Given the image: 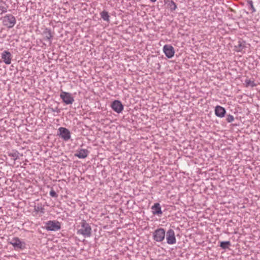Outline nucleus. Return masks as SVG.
Returning a JSON list of instances; mask_svg holds the SVG:
<instances>
[{
    "label": "nucleus",
    "mask_w": 260,
    "mask_h": 260,
    "mask_svg": "<svg viewBox=\"0 0 260 260\" xmlns=\"http://www.w3.org/2000/svg\"><path fill=\"white\" fill-rule=\"evenodd\" d=\"M9 243L12 245L15 249H24L25 243L20 241L18 237L13 238L11 241H9Z\"/></svg>",
    "instance_id": "nucleus-1"
},
{
    "label": "nucleus",
    "mask_w": 260,
    "mask_h": 260,
    "mask_svg": "<svg viewBox=\"0 0 260 260\" xmlns=\"http://www.w3.org/2000/svg\"><path fill=\"white\" fill-rule=\"evenodd\" d=\"M165 237V231L164 229H158L155 230L153 234V237L155 241L161 242Z\"/></svg>",
    "instance_id": "nucleus-2"
},
{
    "label": "nucleus",
    "mask_w": 260,
    "mask_h": 260,
    "mask_svg": "<svg viewBox=\"0 0 260 260\" xmlns=\"http://www.w3.org/2000/svg\"><path fill=\"white\" fill-rule=\"evenodd\" d=\"M60 224L58 221H48L46 223V229L48 231H56L60 229Z\"/></svg>",
    "instance_id": "nucleus-3"
},
{
    "label": "nucleus",
    "mask_w": 260,
    "mask_h": 260,
    "mask_svg": "<svg viewBox=\"0 0 260 260\" xmlns=\"http://www.w3.org/2000/svg\"><path fill=\"white\" fill-rule=\"evenodd\" d=\"M60 96L63 102L67 105L72 104L74 102L73 98L71 96V94L68 92L62 91Z\"/></svg>",
    "instance_id": "nucleus-4"
},
{
    "label": "nucleus",
    "mask_w": 260,
    "mask_h": 260,
    "mask_svg": "<svg viewBox=\"0 0 260 260\" xmlns=\"http://www.w3.org/2000/svg\"><path fill=\"white\" fill-rule=\"evenodd\" d=\"M59 137L64 141H68L70 139L71 135L70 131L65 127H59L58 129Z\"/></svg>",
    "instance_id": "nucleus-5"
},
{
    "label": "nucleus",
    "mask_w": 260,
    "mask_h": 260,
    "mask_svg": "<svg viewBox=\"0 0 260 260\" xmlns=\"http://www.w3.org/2000/svg\"><path fill=\"white\" fill-rule=\"evenodd\" d=\"M163 51L166 56L171 58L174 56L175 51L174 48L170 45H166L163 47Z\"/></svg>",
    "instance_id": "nucleus-6"
},
{
    "label": "nucleus",
    "mask_w": 260,
    "mask_h": 260,
    "mask_svg": "<svg viewBox=\"0 0 260 260\" xmlns=\"http://www.w3.org/2000/svg\"><path fill=\"white\" fill-rule=\"evenodd\" d=\"M166 239L167 243L169 244L172 245L176 243V239L175 238L174 231L173 230L170 229L167 232Z\"/></svg>",
    "instance_id": "nucleus-7"
},
{
    "label": "nucleus",
    "mask_w": 260,
    "mask_h": 260,
    "mask_svg": "<svg viewBox=\"0 0 260 260\" xmlns=\"http://www.w3.org/2000/svg\"><path fill=\"white\" fill-rule=\"evenodd\" d=\"M112 109L116 112L119 113L122 112L123 109V106L119 101L115 100L111 105Z\"/></svg>",
    "instance_id": "nucleus-8"
},
{
    "label": "nucleus",
    "mask_w": 260,
    "mask_h": 260,
    "mask_svg": "<svg viewBox=\"0 0 260 260\" xmlns=\"http://www.w3.org/2000/svg\"><path fill=\"white\" fill-rule=\"evenodd\" d=\"M3 24L8 28H11L16 23L15 17H3Z\"/></svg>",
    "instance_id": "nucleus-9"
},
{
    "label": "nucleus",
    "mask_w": 260,
    "mask_h": 260,
    "mask_svg": "<svg viewBox=\"0 0 260 260\" xmlns=\"http://www.w3.org/2000/svg\"><path fill=\"white\" fill-rule=\"evenodd\" d=\"M2 58L6 64H10L11 62L12 54L9 51L5 50L2 54Z\"/></svg>",
    "instance_id": "nucleus-10"
},
{
    "label": "nucleus",
    "mask_w": 260,
    "mask_h": 260,
    "mask_svg": "<svg viewBox=\"0 0 260 260\" xmlns=\"http://www.w3.org/2000/svg\"><path fill=\"white\" fill-rule=\"evenodd\" d=\"M43 35L44 40L48 42L50 44L51 43V39L53 37V35L50 29L47 28H45L43 32Z\"/></svg>",
    "instance_id": "nucleus-11"
},
{
    "label": "nucleus",
    "mask_w": 260,
    "mask_h": 260,
    "mask_svg": "<svg viewBox=\"0 0 260 260\" xmlns=\"http://www.w3.org/2000/svg\"><path fill=\"white\" fill-rule=\"evenodd\" d=\"M225 109L220 106H217L215 107V114L219 117H223L225 115Z\"/></svg>",
    "instance_id": "nucleus-12"
},
{
    "label": "nucleus",
    "mask_w": 260,
    "mask_h": 260,
    "mask_svg": "<svg viewBox=\"0 0 260 260\" xmlns=\"http://www.w3.org/2000/svg\"><path fill=\"white\" fill-rule=\"evenodd\" d=\"M90 234L91 228L90 226L88 224L82 222V235L89 236Z\"/></svg>",
    "instance_id": "nucleus-13"
},
{
    "label": "nucleus",
    "mask_w": 260,
    "mask_h": 260,
    "mask_svg": "<svg viewBox=\"0 0 260 260\" xmlns=\"http://www.w3.org/2000/svg\"><path fill=\"white\" fill-rule=\"evenodd\" d=\"M152 213L154 215H160L162 214L161 207L159 203H155L152 207Z\"/></svg>",
    "instance_id": "nucleus-14"
},
{
    "label": "nucleus",
    "mask_w": 260,
    "mask_h": 260,
    "mask_svg": "<svg viewBox=\"0 0 260 260\" xmlns=\"http://www.w3.org/2000/svg\"><path fill=\"white\" fill-rule=\"evenodd\" d=\"M245 43L243 41H239L238 44L235 46V50L237 52L244 51L245 48Z\"/></svg>",
    "instance_id": "nucleus-15"
},
{
    "label": "nucleus",
    "mask_w": 260,
    "mask_h": 260,
    "mask_svg": "<svg viewBox=\"0 0 260 260\" xmlns=\"http://www.w3.org/2000/svg\"><path fill=\"white\" fill-rule=\"evenodd\" d=\"M165 4L171 10H175L177 7L176 5L173 1L165 0Z\"/></svg>",
    "instance_id": "nucleus-16"
},
{
    "label": "nucleus",
    "mask_w": 260,
    "mask_h": 260,
    "mask_svg": "<svg viewBox=\"0 0 260 260\" xmlns=\"http://www.w3.org/2000/svg\"><path fill=\"white\" fill-rule=\"evenodd\" d=\"M18 154L19 153L18 152V151H15L12 152H9L8 155L10 157H13V160L15 161L18 158Z\"/></svg>",
    "instance_id": "nucleus-17"
},
{
    "label": "nucleus",
    "mask_w": 260,
    "mask_h": 260,
    "mask_svg": "<svg viewBox=\"0 0 260 260\" xmlns=\"http://www.w3.org/2000/svg\"><path fill=\"white\" fill-rule=\"evenodd\" d=\"M245 86L246 87H248V86L254 87V86H256V84L254 83V82L250 79L245 80Z\"/></svg>",
    "instance_id": "nucleus-18"
},
{
    "label": "nucleus",
    "mask_w": 260,
    "mask_h": 260,
    "mask_svg": "<svg viewBox=\"0 0 260 260\" xmlns=\"http://www.w3.org/2000/svg\"><path fill=\"white\" fill-rule=\"evenodd\" d=\"M1 14L7 11V6L4 3H0Z\"/></svg>",
    "instance_id": "nucleus-19"
},
{
    "label": "nucleus",
    "mask_w": 260,
    "mask_h": 260,
    "mask_svg": "<svg viewBox=\"0 0 260 260\" xmlns=\"http://www.w3.org/2000/svg\"><path fill=\"white\" fill-rule=\"evenodd\" d=\"M230 244L231 243L230 241L221 242L220 246L223 249H225L228 247V246L230 245Z\"/></svg>",
    "instance_id": "nucleus-20"
},
{
    "label": "nucleus",
    "mask_w": 260,
    "mask_h": 260,
    "mask_svg": "<svg viewBox=\"0 0 260 260\" xmlns=\"http://www.w3.org/2000/svg\"><path fill=\"white\" fill-rule=\"evenodd\" d=\"M226 121L228 122H233L234 120V117L233 115H228L227 116H226Z\"/></svg>",
    "instance_id": "nucleus-21"
},
{
    "label": "nucleus",
    "mask_w": 260,
    "mask_h": 260,
    "mask_svg": "<svg viewBox=\"0 0 260 260\" xmlns=\"http://www.w3.org/2000/svg\"><path fill=\"white\" fill-rule=\"evenodd\" d=\"M35 209L37 212H41L42 213H44V209L42 208V207H35Z\"/></svg>",
    "instance_id": "nucleus-22"
},
{
    "label": "nucleus",
    "mask_w": 260,
    "mask_h": 260,
    "mask_svg": "<svg viewBox=\"0 0 260 260\" xmlns=\"http://www.w3.org/2000/svg\"><path fill=\"white\" fill-rule=\"evenodd\" d=\"M50 195L52 197H54V198H56L58 196V195L56 193V192L53 189H51L50 190Z\"/></svg>",
    "instance_id": "nucleus-23"
},
{
    "label": "nucleus",
    "mask_w": 260,
    "mask_h": 260,
    "mask_svg": "<svg viewBox=\"0 0 260 260\" xmlns=\"http://www.w3.org/2000/svg\"><path fill=\"white\" fill-rule=\"evenodd\" d=\"M75 156H77L79 158H81V150L79 151L78 153L75 154Z\"/></svg>",
    "instance_id": "nucleus-24"
},
{
    "label": "nucleus",
    "mask_w": 260,
    "mask_h": 260,
    "mask_svg": "<svg viewBox=\"0 0 260 260\" xmlns=\"http://www.w3.org/2000/svg\"><path fill=\"white\" fill-rule=\"evenodd\" d=\"M51 109L53 112H56L57 113H59L60 112V110L57 107H56L55 109L52 108Z\"/></svg>",
    "instance_id": "nucleus-25"
},
{
    "label": "nucleus",
    "mask_w": 260,
    "mask_h": 260,
    "mask_svg": "<svg viewBox=\"0 0 260 260\" xmlns=\"http://www.w3.org/2000/svg\"><path fill=\"white\" fill-rule=\"evenodd\" d=\"M87 156L85 151L82 150V158L85 157Z\"/></svg>",
    "instance_id": "nucleus-26"
},
{
    "label": "nucleus",
    "mask_w": 260,
    "mask_h": 260,
    "mask_svg": "<svg viewBox=\"0 0 260 260\" xmlns=\"http://www.w3.org/2000/svg\"><path fill=\"white\" fill-rule=\"evenodd\" d=\"M248 4H249V5L251 6V7L252 8H253V5H252V2L251 1H249L248 2Z\"/></svg>",
    "instance_id": "nucleus-27"
},
{
    "label": "nucleus",
    "mask_w": 260,
    "mask_h": 260,
    "mask_svg": "<svg viewBox=\"0 0 260 260\" xmlns=\"http://www.w3.org/2000/svg\"><path fill=\"white\" fill-rule=\"evenodd\" d=\"M104 19L106 21H108L109 20V17H103Z\"/></svg>",
    "instance_id": "nucleus-28"
},
{
    "label": "nucleus",
    "mask_w": 260,
    "mask_h": 260,
    "mask_svg": "<svg viewBox=\"0 0 260 260\" xmlns=\"http://www.w3.org/2000/svg\"><path fill=\"white\" fill-rule=\"evenodd\" d=\"M78 233H81V230H78Z\"/></svg>",
    "instance_id": "nucleus-29"
},
{
    "label": "nucleus",
    "mask_w": 260,
    "mask_h": 260,
    "mask_svg": "<svg viewBox=\"0 0 260 260\" xmlns=\"http://www.w3.org/2000/svg\"><path fill=\"white\" fill-rule=\"evenodd\" d=\"M151 2L154 3L156 1V0H150Z\"/></svg>",
    "instance_id": "nucleus-30"
},
{
    "label": "nucleus",
    "mask_w": 260,
    "mask_h": 260,
    "mask_svg": "<svg viewBox=\"0 0 260 260\" xmlns=\"http://www.w3.org/2000/svg\"><path fill=\"white\" fill-rule=\"evenodd\" d=\"M104 16H106V15H102V17H104Z\"/></svg>",
    "instance_id": "nucleus-31"
}]
</instances>
